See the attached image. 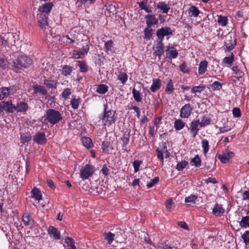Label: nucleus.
Masks as SVG:
<instances>
[{
	"instance_id": "1",
	"label": "nucleus",
	"mask_w": 249,
	"mask_h": 249,
	"mask_svg": "<svg viewBox=\"0 0 249 249\" xmlns=\"http://www.w3.org/2000/svg\"><path fill=\"white\" fill-rule=\"evenodd\" d=\"M107 104L104 105L103 114L99 116V119L102 121L104 126H109L115 123L117 117L115 116V111L111 110H107Z\"/></svg>"
},
{
	"instance_id": "2",
	"label": "nucleus",
	"mask_w": 249,
	"mask_h": 249,
	"mask_svg": "<svg viewBox=\"0 0 249 249\" xmlns=\"http://www.w3.org/2000/svg\"><path fill=\"white\" fill-rule=\"evenodd\" d=\"M44 118L46 121L52 125L59 123L63 119L61 113L59 111L53 108L46 110Z\"/></svg>"
},
{
	"instance_id": "3",
	"label": "nucleus",
	"mask_w": 249,
	"mask_h": 249,
	"mask_svg": "<svg viewBox=\"0 0 249 249\" xmlns=\"http://www.w3.org/2000/svg\"><path fill=\"white\" fill-rule=\"evenodd\" d=\"M14 66L18 71L22 68H26L30 66L32 61L29 57L24 55H20L13 61Z\"/></svg>"
},
{
	"instance_id": "4",
	"label": "nucleus",
	"mask_w": 249,
	"mask_h": 249,
	"mask_svg": "<svg viewBox=\"0 0 249 249\" xmlns=\"http://www.w3.org/2000/svg\"><path fill=\"white\" fill-rule=\"evenodd\" d=\"M95 171L94 167L89 164H87L82 167L80 170V177L83 180L88 179L91 177Z\"/></svg>"
},
{
	"instance_id": "5",
	"label": "nucleus",
	"mask_w": 249,
	"mask_h": 249,
	"mask_svg": "<svg viewBox=\"0 0 249 249\" xmlns=\"http://www.w3.org/2000/svg\"><path fill=\"white\" fill-rule=\"evenodd\" d=\"M236 45V38L233 36H232L231 34H228L225 36L224 41L225 52H229L233 50Z\"/></svg>"
},
{
	"instance_id": "6",
	"label": "nucleus",
	"mask_w": 249,
	"mask_h": 249,
	"mask_svg": "<svg viewBox=\"0 0 249 249\" xmlns=\"http://www.w3.org/2000/svg\"><path fill=\"white\" fill-rule=\"evenodd\" d=\"M5 111L7 113H13L15 111V105L12 100L0 102V113Z\"/></svg>"
},
{
	"instance_id": "7",
	"label": "nucleus",
	"mask_w": 249,
	"mask_h": 249,
	"mask_svg": "<svg viewBox=\"0 0 249 249\" xmlns=\"http://www.w3.org/2000/svg\"><path fill=\"white\" fill-rule=\"evenodd\" d=\"M172 35L173 31L170 27H161L157 30L156 35L158 37L157 40L162 42L164 36Z\"/></svg>"
},
{
	"instance_id": "8",
	"label": "nucleus",
	"mask_w": 249,
	"mask_h": 249,
	"mask_svg": "<svg viewBox=\"0 0 249 249\" xmlns=\"http://www.w3.org/2000/svg\"><path fill=\"white\" fill-rule=\"evenodd\" d=\"M152 49L154 51V56H157L159 59H160L161 56L164 53V44L163 42L156 40Z\"/></svg>"
},
{
	"instance_id": "9",
	"label": "nucleus",
	"mask_w": 249,
	"mask_h": 249,
	"mask_svg": "<svg viewBox=\"0 0 249 249\" xmlns=\"http://www.w3.org/2000/svg\"><path fill=\"white\" fill-rule=\"evenodd\" d=\"M199 119L194 120L190 124L189 129L194 138L196 137L200 128Z\"/></svg>"
},
{
	"instance_id": "10",
	"label": "nucleus",
	"mask_w": 249,
	"mask_h": 249,
	"mask_svg": "<svg viewBox=\"0 0 249 249\" xmlns=\"http://www.w3.org/2000/svg\"><path fill=\"white\" fill-rule=\"evenodd\" d=\"M193 107L190 104H186L180 110V117L182 118H188L191 115Z\"/></svg>"
},
{
	"instance_id": "11",
	"label": "nucleus",
	"mask_w": 249,
	"mask_h": 249,
	"mask_svg": "<svg viewBox=\"0 0 249 249\" xmlns=\"http://www.w3.org/2000/svg\"><path fill=\"white\" fill-rule=\"evenodd\" d=\"M165 51L166 58L171 60L177 58L178 54L177 49L173 46H166Z\"/></svg>"
},
{
	"instance_id": "12",
	"label": "nucleus",
	"mask_w": 249,
	"mask_h": 249,
	"mask_svg": "<svg viewBox=\"0 0 249 249\" xmlns=\"http://www.w3.org/2000/svg\"><path fill=\"white\" fill-rule=\"evenodd\" d=\"M33 140L38 144H45L47 142V139L44 132H37L33 137Z\"/></svg>"
},
{
	"instance_id": "13",
	"label": "nucleus",
	"mask_w": 249,
	"mask_h": 249,
	"mask_svg": "<svg viewBox=\"0 0 249 249\" xmlns=\"http://www.w3.org/2000/svg\"><path fill=\"white\" fill-rule=\"evenodd\" d=\"M33 89L35 94L41 96L42 97L48 94L47 89L45 87L39 85H34L33 86Z\"/></svg>"
},
{
	"instance_id": "14",
	"label": "nucleus",
	"mask_w": 249,
	"mask_h": 249,
	"mask_svg": "<svg viewBox=\"0 0 249 249\" xmlns=\"http://www.w3.org/2000/svg\"><path fill=\"white\" fill-rule=\"evenodd\" d=\"M234 153L231 151H228L223 154H219L217 156V158L222 163H226L229 160L234 156Z\"/></svg>"
},
{
	"instance_id": "15",
	"label": "nucleus",
	"mask_w": 249,
	"mask_h": 249,
	"mask_svg": "<svg viewBox=\"0 0 249 249\" xmlns=\"http://www.w3.org/2000/svg\"><path fill=\"white\" fill-rule=\"evenodd\" d=\"M145 19L148 27L157 25L158 23V19L156 18L155 15L148 14L145 16Z\"/></svg>"
},
{
	"instance_id": "16",
	"label": "nucleus",
	"mask_w": 249,
	"mask_h": 249,
	"mask_svg": "<svg viewBox=\"0 0 249 249\" xmlns=\"http://www.w3.org/2000/svg\"><path fill=\"white\" fill-rule=\"evenodd\" d=\"M47 231L50 236L51 237H53L54 239L56 240H59L60 239V233L57 228L52 226H50Z\"/></svg>"
},
{
	"instance_id": "17",
	"label": "nucleus",
	"mask_w": 249,
	"mask_h": 249,
	"mask_svg": "<svg viewBox=\"0 0 249 249\" xmlns=\"http://www.w3.org/2000/svg\"><path fill=\"white\" fill-rule=\"evenodd\" d=\"M29 108V106L27 103L20 101L17 103L16 106H15V111L17 112L25 113Z\"/></svg>"
},
{
	"instance_id": "18",
	"label": "nucleus",
	"mask_w": 249,
	"mask_h": 249,
	"mask_svg": "<svg viewBox=\"0 0 249 249\" xmlns=\"http://www.w3.org/2000/svg\"><path fill=\"white\" fill-rule=\"evenodd\" d=\"M38 22L41 28H46L48 25V16L46 14L41 13L39 15Z\"/></svg>"
},
{
	"instance_id": "19",
	"label": "nucleus",
	"mask_w": 249,
	"mask_h": 249,
	"mask_svg": "<svg viewBox=\"0 0 249 249\" xmlns=\"http://www.w3.org/2000/svg\"><path fill=\"white\" fill-rule=\"evenodd\" d=\"M53 6V4L51 2L45 3L39 7L38 10L41 12V13H44L48 15L52 10Z\"/></svg>"
},
{
	"instance_id": "20",
	"label": "nucleus",
	"mask_w": 249,
	"mask_h": 249,
	"mask_svg": "<svg viewBox=\"0 0 249 249\" xmlns=\"http://www.w3.org/2000/svg\"><path fill=\"white\" fill-rule=\"evenodd\" d=\"M161 85V81L160 79H154L152 80V83L150 89L151 91L155 92L160 89Z\"/></svg>"
},
{
	"instance_id": "21",
	"label": "nucleus",
	"mask_w": 249,
	"mask_h": 249,
	"mask_svg": "<svg viewBox=\"0 0 249 249\" xmlns=\"http://www.w3.org/2000/svg\"><path fill=\"white\" fill-rule=\"evenodd\" d=\"M147 0H143L137 2L139 8L141 10H144L147 13H151L152 12V9L147 6Z\"/></svg>"
},
{
	"instance_id": "22",
	"label": "nucleus",
	"mask_w": 249,
	"mask_h": 249,
	"mask_svg": "<svg viewBox=\"0 0 249 249\" xmlns=\"http://www.w3.org/2000/svg\"><path fill=\"white\" fill-rule=\"evenodd\" d=\"M155 6H156L158 9H160L163 13L165 14H167L170 9L169 5L163 1H160L157 5L155 3Z\"/></svg>"
},
{
	"instance_id": "23",
	"label": "nucleus",
	"mask_w": 249,
	"mask_h": 249,
	"mask_svg": "<svg viewBox=\"0 0 249 249\" xmlns=\"http://www.w3.org/2000/svg\"><path fill=\"white\" fill-rule=\"evenodd\" d=\"M31 197L36 200L42 199V194L40 191L37 188L34 187L31 192Z\"/></svg>"
},
{
	"instance_id": "24",
	"label": "nucleus",
	"mask_w": 249,
	"mask_h": 249,
	"mask_svg": "<svg viewBox=\"0 0 249 249\" xmlns=\"http://www.w3.org/2000/svg\"><path fill=\"white\" fill-rule=\"evenodd\" d=\"M208 62L206 60L201 61L199 64L198 73L199 75L203 74L207 70Z\"/></svg>"
},
{
	"instance_id": "25",
	"label": "nucleus",
	"mask_w": 249,
	"mask_h": 249,
	"mask_svg": "<svg viewBox=\"0 0 249 249\" xmlns=\"http://www.w3.org/2000/svg\"><path fill=\"white\" fill-rule=\"evenodd\" d=\"M47 88L55 89L58 85V82L55 80H53L50 78L45 79L44 82Z\"/></svg>"
},
{
	"instance_id": "26",
	"label": "nucleus",
	"mask_w": 249,
	"mask_h": 249,
	"mask_svg": "<svg viewBox=\"0 0 249 249\" xmlns=\"http://www.w3.org/2000/svg\"><path fill=\"white\" fill-rule=\"evenodd\" d=\"M65 242L67 244V249H77L74 240L72 238L67 236L65 239Z\"/></svg>"
},
{
	"instance_id": "27",
	"label": "nucleus",
	"mask_w": 249,
	"mask_h": 249,
	"mask_svg": "<svg viewBox=\"0 0 249 249\" xmlns=\"http://www.w3.org/2000/svg\"><path fill=\"white\" fill-rule=\"evenodd\" d=\"M189 15L190 17H197L200 13L198 8L195 6H191L188 9Z\"/></svg>"
},
{
	"instance_id": "28",
	"label": "nucleus",
	"mask_w": 249,
	"mask_h": 249,
	"mask_svg": "<svg viewBox=\"0 0 249 249\" xmlns=\"http://www.w3.org/2000/svg\"><path fill=\"white\" fill-rule=\"evenodd\" d=\"M225 210L222 207V206L218 204L215 205L213 210V213L217 216L223 214Z\"/></svg>"
},
{
	"instance_id": "29",
	"label": "nucleus",
	"mask_w": 249,
	"mask_h": 249,
	"mask_svg": "<svg viewBox=\"0 0 249 249\" xmlns=\"http://www.w3.org/2000/svg\"><path fill=\"white\" fill-rule=\"evenodd\" d=\"M185 125V123L180 119L175 120L174 122V128L177 131L183 129Z\"/></svg>"
},
{
	"instance_id": "30",
	"label": "nucleus",
	"mask_w": 249,
	"mask_h": 249,
	"mask_svg": "<svg viewBox=\"0 0 249 249\" xmlns=\"http://www.w3.org/2000/svg\"><path fill=\"white\" fill-rule=\"evenodd\" d=\"M5 39L8 40L10 47L16 45V39L15 36L12 33H8L5 34Z\"/></svg>"
},
{
	"instance_id": "31",
	"label": "nucleus",
	"mask_w": 249,
	"mask_h": 249,
	"mask_svg": "<svg viewBox=\"0 0 249 249\" xmlns=\"http://www.w3.org/2000/svg\"><path fill=\"white\" fill-rule=\"evenodd\" d=\"M239 225L241 228L249 227V215L242 217L239 222Z\"/></svg>"
},
{
	"instance_id": "32",
	"label": "nucleus",
	"mask_w": 249,
	"mask_h": 249,
	"mask_svg": "<svg viewBox=\"0 0 249 249\" xmlns=\"http://www.w3.org/2000/svg\"><path fill=\"white\" fill-rule=\"evenodd\" d=\"M108 87L105 84H100L96 88V92L101 94H105L108 90Z\"/></svg>"
},
{
	"instance_id": "33",
	"label": "nucleus",
	"mask_w": 249,
	"mask_h": 249,
	"mask_svg": "<svg viewBox=\"0 0 249 249\" xmlns=\"http://www.w3.org/2000/svg\"><path fill=\"white\" fill-rule=\"evenodd\" d=\"M201 160L198 155H196L195 157L193 158L190 163L192 165L195 166L196 167H199L201 166Z\"/></svg>"
},
{
	"instance_id": "34",
	"label": "nucleus",
	"mask_w": 249,
	"mask_h": 249,
	"mask_svg": "<svg viewBox=\"0 0 249 249\" xmlns=\"http://www.w3.org/2000/svg\"><path fill=\"white\" fill-rule=\"evenodd\" d=\"M105 239L107 241L108 244H111L114 240L115 234L111 232H105L104 233Z\"/></svg>"
},
{
	"instance_id": "35",
	"label": "nucleus",
	"mask_w": 249,
	"mask_h": 249,
	"mask_svg": "<svg viewBox=\"0 0 249 249\" xmlns=\"http://www.w3.org/2000/svg\"><path fill=\"white\" fill-rule=\"evenodd\" d=\"M173 81L171 79H169L166 86L165 92L168 94H171L174 91Z\"/></svg>"
},
{
	"instance_id": "36",
	"label": "nucleus",
	"mask_w": 249,
	"mask_h": 249,
	"mask_svg": "<svg viewBox=\"0 0 249 249\" xmlns=\"http://www.w3.org/2000/svg\"><path fill=\"white\" fill-rule=\"evenodd\" d=\"M82 142L84 146L89 148L92 145V142L91 139L89 137H82Z\"/></svg>"
},
{
	"instance_id": "37",
	"label": "nucleus",
	"mask_w": 249,
	"mask_h": 249,
	"mask_svg": "<svg viewBox=\"0 0 249 249\" xmlns=\"http://www.w3.org/2000/svg\"><path fill=\"white\" fill-rule=\"evenodd\" d=\"M153 30L151 27L145 28L144 30V38L147 40H149L153 35Z\"/></svg>"
},
{
	"instance_id": "38",
	"label": "nucleus",
	"mask_w": 249,
	"mask_h": 249,
	"mask_svg": "<svg viewBox=\"0 0 249 249\" xmlns=\"http://www.w3.org/2000/svg\"><path fill=\"white\" fill-rule=\"evenodd\" d=\"M117 79L121 81V83L124 85L127 80L128 76L125 72H120L118 75Z\"/></svg>"
},
{
	"instance_id": "39",
	"label": "nucleus",
	"mask_w": 249,
	"mask_h": 249,
	"mask_svg": "<svg viewBox=\"0 0 249 249\" xmlns=\"http://www.w3.org/2000/svg\"><path fill=\"white\" fill-rule=\"evenodd\" d=\"M72 71V67L65 65L62 67V74L64 76L70 75Z\"/></svg>"
},
{
	"instance_id": "40",
	"label": "nucleus",
	"mask_w": 249,
	"mask_h": 249,
	"mask_svg": "<svg viewBox=\"0 0 249 249\" xmlns=\"http://www.w3.org/2000/svg\"><path fill=\"white\" fill-rule=\"evenodd\" d=\"M234 60V55L232 53L230 54V56L225 57L222 60V63L231 65Z\"/></svg>"
},
{
	"instance_id": "41",
	"label": "nucleus",
	"mask_w": 249,
	"mask_h": 249,
	"mask_svg": "<svg viewBox=\"0 0 249 249\" xmlns=\"http://www.w3.org/2000/svg\"><path fill=\"white\" fill-rule=\"evenodd\" d=\"M211 120L207 116H204L201 122H200V127H204L206 125H208L211 124Z\"/></svg>"
},
{
	"instance_id": "42",
	"label": "nucleus",
	"mask_w": 249,
	"mask_h": 249,
	"mask_svg": "<svg viewBox=\"0 0 249 249\" xmlns=\"http://www.w3.org/2000/svg\"><path fill=\"white\" fill-rule=\"evenodd\" d=\"M217 21L220 25L225 26L227 24L228 18L226 17L220 15L218 16Z\"/></svg>"
},
{
	"instance_id": "43",
	"label": "nucleus",
	"mask_w": 249,
	"mask_h": 249,
	"mask_svg": "<svg viewBox=\"0 0 249 249\" xmlns=\"http://www.w3.org/2000/svg\"><path fill=\"white\" fill-rule=\"evenodd\" d=\"M8 67V61L3 55L0 54V68L5 69Z\"/></svg>"
},
{
	"instance_id": "44",
	"label": "nucleus",
	"mask_w": 249,
	"mask_h": 249,
	"mask_svg": "<svg viewBox=\"0 0 249 249\" xmlns=\"http://www.w3.org/2000/svg\"><path fill=\"white\" fill-rule=\"evenodd\" d=\"M31 138L32 137L30 132H26L21 134V140L23 143L29 142Z\"/></svg>"
},
{
	"instance_id": "45",
	"label": "nucleus",
	"mask_w": 249,
	"mask_h": 249,
	"mask_svg": "<svg viewBox=\"0 0 249 249\" xmlns=\"http://www.w3.org/2000/svg\"><path fill=\"white\" fill-rule=\"evenodd\" d=\"M232 71L237 74L235 77L238 80H240L244 75L243 71H241L237 66H234L232 68Z\"/></svg>"
},
{
	"instance_id": "46",
	"label": "nucleus",
	"mask_w": 249,
	"mask_h": 249,
	"mask_svg": "<svg viewBox=\"0 0 249 249\" xmlns=\"http://www.w3.org/2000/svg\"><path fill=\"white\" fill-rule=\"evenodd\" d=\"M8 96V92L7 87H3L0 88V100H2Z\"/></svg>"
},
{
	"instance_id": "47",
	"label": "nucleus",
	"mask_w": 249,
	"mask_h": 249,
	"mask_svg": "<svg viewBox=\"0 0 249 249\" xmlns=\"http://www.w3.org/2000/svg\"><path fill=\"white\" fill-rule=\"evenodd\" d=\"M205 89V86L200 85L198 86H194L192 88V92L193 93H201Z\"/></svg>"
},
{
	"instance_id": "48",
	"label": "nucleus",
	"mask_w": 249,
	"mask_h": 249,
	"mask_svg": "<svg viewBox=\"0 0 249 249\" xmlns=\"http://www.w3.org/2000/svg\"><path fill=\"white\" fill-rule=\"evenodd\" d=\"M111 145L110 142L104 141L102 142L101 148L104 153L108 152L109 151V148Z\"/></svg>"
},
{
	"instance_id": "49",
	"label": "nucleus",
	"mask_w": 249,
	"mask_h": 249,
	"mask_svg": "<svg viewBox=\"0 0 249 249\" xmlns=\"http://www.w3.org/2000/svg\"><path fill=\"white\" fill-rule=\"evenodd\" d=\"M132 94L134 100L136 101L140 102L142 101L141 95L140 92L138 90H137L134 88L132 90Z\"/></svg>"
},
{
	"instance_id": "50",
	"label": "nucleus",
	"mask_w": 249,
	"mask_h": 249,
	"mask_svg": "<svg viewBox=\"0 0 249 249\" xmlns=\"http://www.w3.org/2000/svg\"><path fill=\"white\" fill-rule=\"evenodd\" d=\"M32 219V216L30 213H25L22 216V220L25 226L29 225Z\"/></svg>"
},
{
	"instance_id": "51",
	"label": "nucleus",
	"mask_w": 249,
	"mask_h": 249,
	"mask_svg": "<svg viewBox=\"0 0 249 249\" xmlns=\"http://www.w3.org/2000/svg\"><path fill=\"white\" fill-rule=\"evenodd\" d=\"M78 66L80 68V71L82 72H86L88 71L87 66L84 61H78Z\"/></svg>"
},
{
	"instance_id": "52",
	"label": "nucleus",
	"mask_w": 249,
	"mask_h": 249,
	"mask_svg": "<svg viewBox=\"0 0 249 249\" xmlns=\"http://www.w3.org/2000/svg\"><path fill=\"white\" fill-rule=\"evenodd\" d=\"M201 143L203 153L206 154L209 149V142L207 140L204 139L202 141Z\"/></svg>"
},
{
	"instance_id": "53",
	"label": "nucleus",
	"mask_w": 249,
	"mask_h": 249,
	"mask_svg": "<svg viewBox=\"0 0 249 249\" xmlns=\"http://www.w3.org/2000/svg\"><path fill=\"white\" fill-rule=\"evenodd\" d=\"M188 162L186 160H182L181 162H178L176 166V169L180 171L184 169L188 165Z\"/></svg>"
},
{
	"instance_id": "54",
	"label": "nucleus",
	"mask_w": 249,
	"mask_h": 249,
	"mask_svg": "<svg viewBox=\"0 0 249 249\" xmlns=\"http://www.w3.org/2000/svg\"><path fill=\"white\" fill-rule=\"evenodd\" d=\"M129 138H130V132H125L123 137L121 138V139L123 141V144L124 145H127L129 141Z\"/></svg>"
},
{
	"instance_id": "55",
	"label": "nucleus",
	"mask_w": 249,
	"mask_h": 249,
	"mask_svg": "<svg viewBox=\"0 0 249 249\" xmlns=\"http://www.w3.org/2000/svg\"><path fill=\"white\" fill-rule=\"evenodd\" d=\"M244 243L246 246L249 245V231H246L241 236Z\"/></svg>"
},
{
	"instance_id": "56",
	"label": "nucleus",
	"mask_w": 249,
	"mask_h": 249,
	"mask_svg": "<svg viewBox=\"0 0 249 249\" xmlns=\"http://www.w3.org/2000/svg\"><path fill=\"white\" fill-rule=\"evenodd\" d=\"M211 87L213 90H219L222 89V85L218 81H215L211 85Z\"/></svg>"
},
{
	"instance_id": "57",
	"label": "nucleus",
	"mask_w": 249,
	"mask_h": 249,
	"mask_svg": "<svg viewBox=\"0 0 249 249\" xmlns=\"http://www.w3.org/2000/svg\"><path fill=\"white\" fill-rule=\"evenodd\" d=\"M71 89L70 88L65 89L62 93H61V96L65 100L69 98V96L71 94Z\"/></svg>"
},
{
	"instance_id": "58",
	"label": "nucleus",
	"mask_w": 249,
	"mask_h": 249,
	"mask_svg": "<svg viewBox=\"0 0 249 249\" xmlns=\"http://www.w3.org/2000/svg\"><path fill=\"white\" fill-rule=\"evenodd\" d=\"M179 70L184 73H188L190 71L189 68L187 67V64L185 61L179 66Z\"/></svg>"
},
{
	"instance_id": "59",
	"label": "nucleus",
	"mask_w": 249,
	"mask_h": 249,
	"mask_svg": "<svg viewBox=\"0 0 249 249\" xmlns=\"http://www.w3.org/2000/svg\"><path fill=\"white\" fill-rule=\"evenodd\" d=\"M79 99L72 98L71 101V107L74 109H77L79 105Z\"/></svg>"
},
{
	"instance_id": "60",
	"label": "nucleus",
	"mask_w": 249,
	"mask_h": 249,
	"mask_svg": "<svg viewBox=\"0 0 249 249\" xmlns=\"http://www.w3.org/2000/svg\"><path fill=\"white\" fill-rule=\"evenodd\" d=\"M113 42L112 40H109L105 43V50L106 52L111 51L113 47Z\"/></svg>"
},
{
	"instance_id": "61",
	"label": "nucleus",
	"mask_w": 249,
	"mask_h": 249,
	"mask_svg": "<svg viewBox=\"0 0 249 249\" xmlns=\"http://www.w3.org/2000/svg\"><path fill=\"white\" fill-rule=\"evenodd\" d=\"M159 178L158 177H156L154 178L153 179H151L149 183H147V187L148 188L152 187L154 185L156 184L159 182Z\"/></svg>"
},
{
	"instance_id": "62",
	"label": "nucleus",
	"mask_w": 249,
	"mask_h": 249,
	"mask_svg": "<svg viewBox=\"0 0 249 249\" xmlns=\"http://www.w3.org/2000/svg\"><path fill=\"white\" fill-rule=\"evenodd\" d=\"M197 197L196 196L191 195L190 196L186 197L185 199V202L186 203H195Z\"/></svg>"
},
{
	"instance_id": "63",
	"label": "nucleus",
	"mask_w": 249,
	"mask_h": 249,
	"mask_svg": "<svg viewBox=\"0 0 249 249\" xmlns=\"http://www.w3.org/2000/svg\"><path fill=\"white\" fill-rule=\"evenodd\" d=\"M0 40H1V45L3 47H8L9 48L10 47L9 43L8 40H7L6 39H5V34L2 36H0Z\"/></svg>"
},
{
	"instance_id": "64",
	"label": "nucleus",
	"mask_w": 249,
	"mask_h": 249,
	"mask_svg": "<svg viewBox=\"0 0 249 249\" xmlns=\"http://www.w3.org/2000/svg\"><path fill=\"white\" fill-rule=\"evenodd\" d=\"M142 161L138 160H135L133 162V165L134 168L135 172H137L139 170V168Z\"/></svg>"
}]
</instances>
